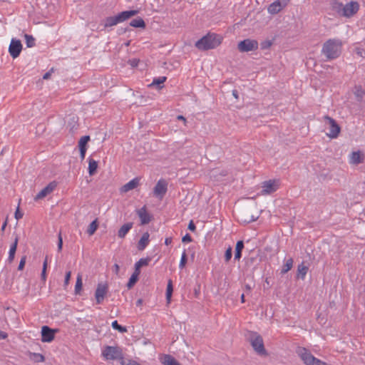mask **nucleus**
<instances>
[{
	"mask_svg": "<svg viewBox=\"0 0 365 365\" xmlns=\"http://www.w3.org/2000/svg\"><path fill=\"white\" fill-rule=\"evenodd\" d=\"M15 215V218L16 220H19V219L22 218L23 213L19 211V207H17V209H16V210L15 212V215Z\"/></svg>",
	"mask_w": 365,
	"mask_h": 365,
	"instance_id": "obj_50",
	"label": "nucleus"
},
{
	"mask_svg": "<svg viewBox=\"0 0 365 365\" xmlns=\"http://www.w3.org/2000/svg\"><path fill=\"white\" fill-rule=\"evenodd\" d=\"M272 43L269 40L264 41L260 43L261 49L265 50L269 48L272 46Z\"/></svg>",
	"mask_w": 365,
	"mask_h": 365,
	"instance_id": "obj_43",
	"label": "nucleus"
},
{
	"mask_svg": "<svg viewBox=\"0 0 365 365\" xmlns=\"http://www.w3.org/2000/svg\"><path fill=\"white\" fill-rule=\"evenodd\" d=\"M232 94H233V96H234L236 98H238V94H237V91L234 90V91H232Z\"/></svg>",
	"mask_w": 365,
	"mask_h": 365,
	"instance_id": "obj_64",
	"label": "nucleus"
},
{
	"mask_svg": "<svg viewBox=\"0 0 365 365\" xmlns=\"http://www.w3.org/2000/svg\"><path fill=\"white\" fill-rule=\"evenodd\" d=\"M308 270H309V267L307 266L304 265V262H302L297 267V277L304 279L305 278V276H306Z\"/></svg>",
	"mask_w": 365,
	"mask_h": 365,
	"instance_id": "obj_23",
	"label": "nucleus"
},
{
	"mask_svg": "<svg viewBox=\"0 0 365 365\" xmlns=\"http://www.w3.org/2000/svg\"><path fill=\"white\" fill-rule=\"evenodd\" d=\"M115 25H117V24L115 21L114 16H108L106 18L104 24L105 27H110Z\"/></svg>",
	"mask_w": 365,
	"mask_h": 365,
	"instance_id": "obj_39",
	"label": "nucleus"
},
{
	"mask_svg": "<svg viewBox=\"0 0 365 365\" xmlns=\"http://www.w3.org/2000/svg\"><path fill=\"white\" fill-rule=\"evenodd\" d=\"M187 262V256L186 252L185 250L182 252V254L180 262V264H179V267L180 269H182L183 267H185Z\"/></svg>",
	"mask_w": 365,
	"mask_h": 365,
	"instance_id": "obj_40",
	"label": "nucleus"
},
{
	"mask_svg": "<svg viewBox=\"0 0 365 365\" xmlns=\"http://www.w3.org/2000/svg\"><path fill=\"white\" fill-rule=\"evenodd\" d=\"M139 185V180L138 178H135L126 184H125L121 188L120 190L122 192H127L131 190L135 189Z\"/></svg>",
	"mask_w": 365,
	"mask_h": 365,
	"instance_id": "obj_20",
	"label": "nucleus"
},
{
	"mask_svg": "<svg viewBox=\"0 0 365 365\" xmlns=\"http://www.w3.org/2000/svg\"><path fill=\"white\" fill-rule=\"evenodd\" d=\"M62 247H63V239H62L61 233L59 232L58 236V252L61 251Z\"/></svg>",
	"mask_w": 365,
	"mask_h": 365,
	"instance_id": "obj_46",
	"label": "nucleus"
},
{
	"mask_svg": "<svg viewBox=\"0 0 365 365\" xmlns=\"http://www.w3.org/2000/svg\"><path fill=\"white\" fill-rule=\"evenodd\" d=\"M232 256V248L231 247H229L226 250L225 253V261L226 262H228L231 259Z\"/></svg>",
	"mask_w": 365,
	"mask_h": 365,
	"instance_id": "obj_42",
	"label": "nucleus"
},
{
	"mask_svg": "<svg viewBox=\"0 0 365 365\" xmlns=\"http://www.w3.org/2000/svg\"><path fill=\"white\" fill-rule=\"evenodd\" d=\"M258 218H259V215H257V216L252 215L250 218H245L244 220H242V221H243V222L248 224V223L256 221Z\"/></svg>",
	"mask_w": 365,
	"mask_h": 365,
	"instance_id": "obj_45",
	"label": "nucleus"
},
{
	"mask_svg": "<svg viewBox=\"0 0 365 365\" xmlns=\"http://www.w3.org/2000/svg\"><path fill=\"white\" fill-rule=\"evenodd\" d=\"M138 13V10H129V11H124L120 13H119L118 15L114 16L115 21L116 24H119L121 22H123L132 16H135Z\"/></svg>",
	"mask_w": 365,
	"mask_h": 365,
	"instance_id": "obj_14",
	"label": "nucleus"
},
{
	"mask_svg": "<svg viewBox=\"0 0 365 365\" xmlns=\"http://www.w3.org/2000/svg\"><path fill=\"white\" fill-rule=\"evenodd\" d=\"M102 356L106 360L123 359V350L120 347L115 346H106L102 351Z\"/></svg>",
	"mask_w": 365,
	"mask_h": 365,
	"instance_id": "obj_4",
	"label": "nucleus"
},
{
	"mask_svg": "<svg viewBox=\"0 0 365 365\" xmlns=\"http://www.w3.org/2000/svg\"><path fill=\"white\" fill-rule=\"evenodd\" d=\"M133 225V222H128L121 226L118 231V237L121 239L124 238L128 232L132 229Z\"/></svg>",
	"mask_w": 365,
	"mask_h": 365,
	"instance_id": "obj_22",
	"label": "nucleus"
},
{
	"mask_svg": "<svg viewBox=\"0 0 365 365\" xmlns=\"http://www.w3.org/2000/svg\"><path fill=\"white\" fill-rule=\"evenodd\" d=\"M52 71H53V68H52L51 71H49L46 72V73L43 75V79H45V80L48 79V78H50V76H51V73Z\"/></svg>",
	"mask_w": 365,
	"mask_h": 365,
	"instance_id": "obj_56",
	"label": "nucleus"
},
{
	"mask_svg": "<svg viewBox=\"0 0 365 365\" xmlns=\"http://www.w3.org/2000/svg\"><path fill=\"white\" fill-rule=\"evenodd\" d=\"M47 265H48V256L46 257L44 261H43V268H42V272H41V279L43 281H46V269H47Z\"/></svg>",
	"mask_w": 365,
	"mask_h": 365,
	"instance_id": "obj_37",
	"label": "nucleus"
},
{
	"mask_svg": "<svg viewBox=\"0 0 365 365\" xmlns=\"http://www.w3.org/2000/svg\"><path fill=\"white\" fill-rule=\"evenodd\" d=\"M342 42L339 39L331 38L327 40L322 46V53L327 59L337 58L341 53Z\"/></svg>",
	"mask_w": 365,
	"mask_h": 365,
	"instance_id": "obj_1",
	"label": "nucleus"
},
{
	"mask_svg": "<svg viewBox=\"0 0 365 365\" xmlns=\"http://www.w3.org/2000/svg\"><path fill=\"white\" fill-rule=\"evenodd\" d=\"M160 360L163 365H181L173 356L170 354H163L160 357Z\"/></svg>",
	"mask_w": 365,
	"mask_h": 365,
	"instance_id": "obj_18",
	"label": "nucleus"
},
{
	"mask_svg": "<svg viewBox=\"0 0 365 365\" xmlns=\"http://www.w3.org/2000/svg\"><path fill=\"white\" fill-rule=\"evenodd\" d=\"M138 279V277H135V275H131V277H130L128 282L127 284L128 288V289L132 288L135 285V284L137 282Z\"/></svg>",
	"mask_w": 365,
	"mask_h": 365,
	"instance_id": "obj_41",
	"label": "nucleus"
},
{
	"mask_svg": "<svg viewBox=\"0 0 365 365\" xmlns=\"http://www.w3.org/2000/svg\"><path fill=\"white\" fill-rule=\"evenodd\" d=\"M98 168V162L91 158H88V173L90 175H93Z\"/></svg>",
	"mask_w": 365,
	"mask_h": 365,
	"instance_id": "obj_26",
	"label": "nucleus"
},
{
	"mask_svg": "<svg viewBox=\"0 0 365 365\" xmlns=\"http://www.w3.org/2000/svg\"><path fill=\"white\" fill-rule=\"evenodd\" d=\"M34 356L36 357L37 361L43 362L45 360L44 356L42 354H35Z\"/></svg>",
	"mask_w": 365,
	"mask_h": 365,
	"instance_id": "obj_52",
	"label": "nucleus"
},
{
	"mask_svg": "<svg viewBox=\"0 0 365 365\" xmlns=\"http://www.w3.org/2000/svg\"><path fill=\"white\" fill-rule=\"evenodd\" d=\"M168 191V182L165 179H160L153 188V194L159 199H163Z\"/></svg>",
	"mask_w": 365,
	"mask_h": 365,
	"instance_id": "obj_7",
	"label": "nucleus"
},
{
	"mask_svg": "<svg viewBox=\"0 0 365 365\" xmlns=\"http://www.w3.org/2000/svg\"><path fill=\"white\" fill-rule=\"evenodd\" d=\"M108 292V286L106 283H98L95 292V298L97 304H102Z\"/></svg>",
	"mask_w": 365,
	"mask_h": 365,
	"instance_id": "obj_8",
	"label": "nucleus"
},
{
	"mask_svg": "<svg viewBox=\"0 0 365 365\" xmlns=\"http://www.w3.org/2000/svg\"><path fill=\"white\" fill-rule=\"evenodd\" d=\"M79 150H80L81 158V160H83L85 158L87 148H82V149H79Z\"/></svg>",
	"mask_w": 365,
	"mask_h": 365,
	"instance_id": "obj_53",
	"label": "nucleus"
},
{
	"mask_svg": "<svg viewBox=\"0 0 365 365\" xmlns=\"http://www.w3.org/2000/svg\"><path fill=\"white\" fill-rule=\"evenodd\" d=\"M83 282H82V276L78 274L76 279V282L75 285V294H80L81 289H82Z\"/></svg>",
	"mask_w": 365,
	"mask_h": 365,
	"instance_id": "obj_31",
	"label": "nucleus"
},
{
	"mask_svg": "<svg viewBox=\"0 0 365 365\" xmlns=\"http://www.w3.org/2000/svg\"><path fill=\"white\" fill-rule=\"evenodd\" d=\"M113 268H114L115 273L116 274H118V272H119V269H120L119 265L118 264H115L114 266H113Z\"/></svg>",
	"mask_w": 365,
	"mask_h": 365,
	"instance_id": "obj_58",
	"label": "nucleus"
},
{
	"mask_svg": "<svg viewBox=\"0 0 365 365\" xmlns=\"http://www.w3.org/2000/svg\"><path fill=\"white\" fill-rule=\"evenodd\" d=\"M247 339L257 354L260 356H265L267 354L264 348L263 339L257 332L249 331Z\"/></svg>",
	"mask_w": 365,
	"mask_h": 365,
	"instance_id": "obj_3",
	"label": "nucleus"
},
{
	"mask_svg": "<svg viewBox=\"0 0 365 365\" xmlns=\"http://www.w3.org/2000/svg\"><path fill=\"white\" fill-rule=\"evenodd\" d=\"M25 39H26V43L28 48H31L35 46V38L29 34L24 35Z\"/></svg>",
	"mask_w": 365,
	"mask_h": 365,
	"instance_id": "obj_35",
	"label": "nucleus"
},
{
	"mask_svg": "<svg viewBox=\"0 0 365 365\" xmlns=\"http://www.w3.org/2000/svg\"><path fill=\"white\" fill-rule=\"evenodd\" d=\"M364 158L359 150L354 151L350 155L349 163L352 165H359L364 162Z\"/></svg>",
	"mask_w": 365,
	"mask_h": 365,
	"instance_id": "obj_17",
	"label": "nucleus"
},
{
	"mask_svg": "<svg viewBox=\"0 0 365 365\" xmlns=\"http://www.w3.org/2000/svg\"><path fill=\"white\" fill-rule=\"evenodd\" d=\"M140 273V268L138 267H135V271L132 275H135V277H138Z\"/></svg>",
	"mask_w": 365,
	"mask_h": 365,
	"instance_id": "obj_54",
	"label": "nucleus"
},
{
	"mask_svg": "<svg viewBox=\"0 0 365 365\" xmlns=\"http://www.w3.org/2000/svg\"><path fill=\"white\" fill-rule=\"evenodd\" d=\"M149 237H150V235L148 232H144L141 238L140 239V240L138 243L137 247H138V250L143 251L145 249V247L148 246V245L150 242Z\"/></svg>",
	"mask_w": 365,
	"mask_h": 365,
	"instance_id": "obj_21",
	"label": "nucleus"
},
{
	"mask_svg": "<svg viewBox=\"0 0 365 365\" xmlns=\"http://www.w3.org/2000/svg\"><path fill=\"white\" fill-rule=\"evenodd\" d=\"M22 50V44L20 40L12 38L9 47V52L13 58H17Z\"/></svg>",
	"mask_w": 365,
	"mask_h": 365,
	"instance_id": "obj_9",
	"label": "nucleus"
},
{
	"mask_svg": "<svg viewBox=\"0 0 365 365\" xmlns=\"http://www.w3.org/2000/svg\"><path fill=\"white\" fill-rule=\"evenodd\" d=\"M365 93L361 87L356 88L354 95L358 101H362Z\"/></svg>",
	"mask_w": 365,
	"mask_h": 365,
	"instance_id": "obj_36",
	"label": "nucleus"
},
{
	"mask_svg": "<svg viewBox=\"0 0 365 365\" xmlns=\"http://www.w3.org/2000/svg\"><path fill=\"white\" fill-rule=\"evenodd\" d=\"M111 326H112L113 329L118 330L120 333L127 332V328L125 327H123V326L120 325L118 323V321H116V320H115L114 322H112Z\"/></svg>",
	"mask_w": 365,
	"mask_h": 365,
	"instance_id": "obj_33",
	"label": "nucleus"
},
{
	"mask_svg": "<svg viewBox=\"0 0 365 365\" xmlns=\"http://www.w3.org/2000/svg\"><path fill=\"white\" fill-rule=\"evenodd\" d=\"M331 6L333 10L337 12V14H339L340 16H342L344 8V4L342 3L334 0L331 2Z\"/></svg>",
	"mask_w": 365,
	"mask_h": 365,
	"instance_id": "obj_28",
	"label": "nucleus"
},
{
	"mask_svg": "<svg viewBox=\"0 0 365 365\" xmlns=\"http://www.w3.org/2000/svg\"><path fill=\"white\" fill-rule=\"evenodd\" d=\"M258 46L257 41L247 38L238 43L237 48L240 52H249L256 51L258 48Z\"/></svg>",
	"mask_w": 365,
	"mask_h": 365,
	"instance_id": "obj_6",
	"label": "nucleus"
},
{
	"mask_svg": "<svg viewBox=\"0 0 365 365\" xmlns=\"http://www.w3.org/2000/svg\"><path fill=\"white\" fill-rule=\"evenodd\" d=\"M6 225H7V218L6 219V220L4 221V222L3 223V225L1 226V230L2 232H4L5 230Z\"/></svg>",
	"mask_w": 365,
	"mask_h": 365,
	"instance_id": "obj_59",
	"label": "nucleus"
},
{
	"mask_svg": "<svg viewBox=\"0 0 365 365\" xmlns=\"http://www.w3.org/2000/svg\"><path fill=\"white\" fill-rule=\"evenodd\" d=\"M136 212L140 220L141 225H147L151 221L153 217L147 212L145 205L140 209L137 210Z\"/></svg>",
	"mask_w": 365,
	"mask_h": 365,
	"instance_id": "obj_16",
	"label": "nucleus"
},
{
	"mask_svg": "<svg viewBox=\"0 0 365 365\" xmlns=\"http://www.w3.org/2000/svg\"><path fill=\"white\" fill-rule=\"evenodd\" d=\"M150 261V257L141 258L135 264V267H138L140 268L143 266H147L148 265Z\"/></svg>",
	"mask_w": 365,
	"mask_h": 365,
	"instance_id": "obj_38",
	"label": "nucleus"
},
{
	"mask_svg": "<svg viewBox=\"0 0 365 365\" xmlns=\"http://www.w3.org/2000/svg\"><path fill=\"white\" fill-rule=\"evenodd\" d=\"M58 183L56 181H52L48 183L44 188H43L34 197L35 200H38L44 198L48 195L51 193L57 187Z\"/></svg>",
	"mask_w": 365,
	"mask_h": 365,
	"instance_id": "obj_12",
	"label": "nucleus"
},
{
	"mask_svg": "<svg viewBox=\"0 0 365 365\" xmlns=\"http://www.w3.org/2000/svg\"><path fill=\"white\" fill-rule=\"evenodd\" d=\"M172 242H173L172 237H167V238H165V244L166 245H169L172 243Z\"/></svg>",
	"mask_w": 365,
	"mask_h": 365,
	"instance_id": "obj_57",
	"label": "nucleus"
},
{
	"mask_svg": "<svg viewBox=\"0 0 365 365\" xmlns=\"http://www.w3.org/2000/svg\"><path fill=\"white\" fill-rule=\"evenodd\" d=\"M167 78L165 76H161L157 78H154L153 83L150 85V86H157L158 88H161L163 86L161 84H163Z\"/></svg>",
	"mask_w": 365,
	"mask_h": 365,
	"instance_id": "obj_32",
	"label": "nucleus"
},
{
	"mask_svg": "<svg viewBox=\"0 0 365 365\" xmlns=\"http://www.w3.org/2000/svg\"><path fill=\"white\" fill-rule=\"evenodd\" d=\"M244 242L239 240L237 242L235 251V259L240 260L242 257V251L244 249Z\"/></svg>",
	"mask_w": 365,
	"mask_h": 365,
	"instance_id": "obj_24",
	"label": "nucleus"
},
{
	"mask_svg": "<svg viewBox=\"0 0 365 365\" xmlns=\"http://www.w3.org/2000/svg\"><path fill=\"white\" fill-rule=\"evenodd\" d=\"M142 303H143V299H138V300H137V302H136V305H137V306H140V305H141V304H142Z\"/></svg>",
	"mask_w": 365,
	"mask_h": 365,
	"instance_id": "obj_61",
	"label": "nucleus"
},
{
	"mask_svg": "<svg viewBox=\"0 0 365 365\" xmlns=\"http://www.w3.org/2000/svg\"><path fill=\"white\" fill-rule=\"evenodd\" d=\"M294 260L292 257L286 259L282 269L281 274H284L288 272L293 267Z\"/></svg>",
	"mask_w": 365,
	"mask_h": 365,
	"instance_id": "obj_27",
	"label": "nucleus"
},
{
	"mask_svg": "<svg viewBox=\"0 0 365 365\" xmlns=\"http://www.w3.org/2000/svg\"><path fill=\"white\" fill-rule=\"evenodd\" d=\"M173 292V282L171 279L168 280L167 289H166V299L168 303H170L171 297Z\"/></svg>",
	"mask_w": 365,
	"mask_h": 365,
	"instance_id": "obj_29",
	"label": "nucleus"
},
{
	"mask_svg": "<svg viewBox=\"0 0 365 365\" xmlns=\"http://www.w3.org/2000/svg\"><path fill=\"white\" fill-rule=\"evenodd\" d=\"M289 0H277L268 7V11L271 14H277L282 10L288 4Z\"/></svg>",
	"mask_w": 365,
	"mask_h": 365,
	"instance_id": "obj_13",
	"label": "nucleus"
},
{
	"mask_svg": "<svg viewBox=\"0 0 365 365\" xmlns=\"http://www.w3.org/2000/svg\"><path fill=\"white\" fill-rule=\"evenodd\" d=\"M262 194H270L276 191L278 188V185L275 180H267L262 182Z\"/></svg>",
	"mask_w": 365,
	"mask_h": 365,
	"instance_id": "obj_15",
	"label": "nucleus"
},
{
	"mask_svg": "<svg viewBox=\"0 0 365 365\" xmlns=\"http://www.w3.org/2000/svg\"><path fill=\"white\" fill-rule=\"evenodd\" d=\"M177 118L178 120H182L185 121V122L186 121L185 118L184 116H182V115H178Z\"/></svg>",
	"mask_w": 365,
	"mask_h": 365,
	"instance_id": "obj_62",
	"label": "nucleus"
},
{
	"mask_svg": "<svg viewBox=\"0 0 365 365\" xmlns=\"http://www.w3.org/2000/svg\"><path fill=\"white\" fill-rule=\"evenodd\" d=\"M89 140H90L89 135L83 136L78 142L79 149L86 148L87 143Z\"/></svg>",
	"mask_w": 365,
	"mask_h": 365,
	"instance_id": "obj_34",
	"label": "nucleus"
},
{
	"mask_svg": "<svg viewBox=\"0 0 365 365\" xmlns=\"http://www.w3.org/2000/svg\"><path fill=\"white\" fill-rule=\"evenodd\" d=\"M130 26L135 27V28L145 29L146 26V24H145L144 20L141 17H138L136 19H133L130 22Z\"/></svg>",
	"mask_w": 365,
	"mask_h": 365,
	"instance_id": "obj_25",
	"label": "nucleus"
},
{
	"mask_svg": "<svg viewBox=\"0 0 365 365\" xmlns=\"http://www.w3.org/2000/svg\"><path fill=\"white\" fill-rule=\"evenodd\" d=\"M8 337L7 333L0 330V339H5Z\"/></svg>",
	"mask_w": 365,
	"mask_h": 365,
	"instance_id": "obj_55",
	"label": "nucleus"
},
{
	"mask_svg": "<svg viewBox=\"0 0 365 365\" xmlns=\"http://www.w3.org/2000/svg\"><path fill=\"white\" fill-rule=\"evenodd\" d=\"M188 230H190V231L192 232H194L195 230H196V226L194 224L193 221L191 220L189 224H188V227H187Z\"/></svg>",
	"mask_w": 365,
	"mask_h": 365,
	"instance_id": "obj_51",
	"label": "nucleus"
},
{
	"mask_svg": "<svg viewBox=\"0 0 365 365\" xmlns=\"http://www.w3.org/2000/svg\"><path fill=\"white\" fill-rule=\"evenodd\" d=\"M71 276V271H68L66 273L65 279H64V287H66L69 284Z\"/></svg>",
	"mask_w": 365,
	"mask_h": 365,
	"instance_id": "obj_48",
	"label": "nucleus"
},
{
	"mask_svg": "<svg viewBox=\"0 0 365 365\" xmlns=\"http://www.w3.org/2000/svg\"><path fill=\"white\" fill-rule=\"evenodd\" d=\"M222 38L215 34H207L196 41L195 46L200 51H207L217 47L221 43Z\"/></svg>",
	"mask_w": 365,
	"mask_h": 365,
	"instance_id": "obj_2",
	"label": "nucleus"
},
{
	"mask_svg": "<svg viewBox=\"0 0 365 365\" xmlns=\"http://www.w3.org/2000/svg\"><path fill=\"white\" fill-rule=\"evenodd\" d=\"M359 9V4L356 1H351L344 4L342 16L351 17L354 15Z\"/></svg>",
	"mask_w": 365,
	"mask_h": 365,
	"instance_id": "obj_10",
	"label": "nucleus"
},
{
	"mask_svg": "<svg viewBox=\"0 0 365 365\" xmlns=\"http://www.w3.org/2000/svg\"><path fill=\"white\" fill-rule=\"evenodd\" d=\"M26 256L24 255L21 257V259L20 260V262H19V264L18 267V270H23V269L24 268L25 264H26Z\"/></svg>",
	"mask_w": 365,
	"mask_h": 365,
	"instance_id": "obj_44",
	"label": "nucleus"
},
{
	"mask_svg": "<svg viewBox=\"0 0 365 365\" xmlns=\"http://www.w3.org/2000/svg\"><path fill=\"white\" fill-rule=\"evenodd\" d=\"M192 237L188 233H187L182 238V242L184 243L190 242H192Z\"/></svg>",
	"mask_w": 365,
	"mask_h": 365,
	"instance_id": "obj_49",
	"label": "nucleus"
},
{
	"mask_svg": "<svg viewBox=\"0 0 365 365\" xmlns=\"http://www.w3.org/2000/svg\"><path fill=\"white\" fill-rule=\"evenodd\" d=\"M18 242H19V237L18 235L16 236L14 242L11 245L9 252V257L7 259V261L9 263H11L15 257V254L16 252L17 246H18Z\"/></svg>",
	"mask_w": 365,
	"mask_h": 365,
	"instance_id": "obj_19",
	"label": "nucleus"
},
{
	"mask_svg": "<svg viewBox=\"0 0 365 365\" xmlns=\"http://www.w3.org/2000/svg\"><path fill=\"white\" fill-rule=\"evenodd\" d=\"M324 121L329 126V133H327V135L331 138H337L341 128L336 121L329 115L324 116Z\"/></svg>",
	"mask_w": 365,
	"mask_h": 365,
	"instance_id": "obj_5",
	"label": "nucleus"
},
{
	"mask_svg": "<svg viewBox=\"0 0 365 365\" xmlns=\"http://www.w3.org/2000/svg\"><path fill=\"white\" fill-rule=\"evenodd\" d=\"M245 288L247 291H250L251 289H252V287H251V286L250 284H245Z\"/></svg>",
	"mask_w": 365,
	"mask_h": 365,
	"instance_id": "obj_63",
	"label": "nucleus"
},
{
	"mask_svg": "<svg viewBox=\"0 0 365 365\" xmlns=\"http://www.w3.org/2000/svg\"><path fill=\"white\" fill-rule=\"evenodd\" d=\"M57 329H53L48 326H43L41 328V341L43 342H51L54 339Z\"/></svg>",
	"mask_w": 365,
	"mask_h": 365,
	"instance_id": "obj_11",
	"label": "nucleus"
},
{
	"mask_svg": "<svg viewBox=\"0 0 365 365\" xmlns=\"http://www.w3.org/2000/svg\"><path fill=\"white\" fill-rule=\"evenodd\" d=\"M356 53L360 56H363V54H362V52H363V50L360 49V48H356Z\"/></svg>",
	"mask_w": 365,
	"mask_h": 365,
	"instance_id": "obj_60",
	"label": "nucleus"
},
{
	"mask_svg": "<svg viewBox=\"0 0 365 365\" xmlns=\"http://www.w3.org/2000/svg\"><path fill=\"white\" fill-rule=\"evenodd\" d=\"M139 59L138 58H132L128 60V63L132 66V67H137L139 63Z\"/></svg>",
	"mask_w": 365,
	"mask_h": 365,
	"instance_id": "obj_47",
	"label": "nucleus"
},
{
	"mask_svg": "<svg viewBox=\"0 0 365 365\" xmlns=\"http://www.w3.org/2000/svg\"><path fill=\"white\" fill-rule=\"evenodd\" d=\"M98 227V220H94L88 226V228L87 230V233L89 235H93L95 232L97 230Z\"/></svg>",
	"mask_w": 365,
	"mask_h": 365,
	"instance_id": "obj_30",
	"label": "nucleus"
}]
</instances>
